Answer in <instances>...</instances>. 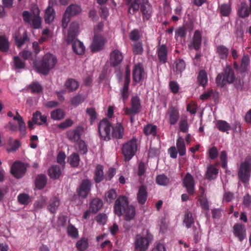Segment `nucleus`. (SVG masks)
I'll return each mask as SVG.
<instances>
[{"instance_id":"obj_56","label":"nucleus","mask_w":251,"mask_h":251,"mask_svg":"<svg viewBox=\"0 0 251 251\" xmlns=\"http://www.w3.org/2000/svg\"><path fill=\"white\" fill-rule=\"evenodd\" d=\"M129 83H124L123 88L121 90V97L124 102H125L129 97Z\"/></svg>"},{"instance_id":"obj_48","label":"nucleus","mask_w":251,"mask_h":251,"mask_svg":"<svg viewBox=\"0 0 251 251\" xmlns=\"http://www.w3.org/2000/svg\"><path fill=\"white\" fill-rule=\"evenodd\" d=\"M183 222L187 228H190L194 223L193 215L190 211H188L185 213Z\"/></svg>"},{"instance_id":"obj_49","label":"nucleus","mask_w":251,"mask_h":251,"mask_svg":"<svg viewBox=\"0 0 251 251\" xmlns=\"http://www.w3.org/2000/svg\"><path fill=\"white\" fill-rule=\"evenodd\" d=\"M31 27L34 29H38L40 27L41 24V20L39 16V14H33L31 23H29Z\"/></svg>"},{"instance_id":"obj_13","label":"nucleus","mask_w":251,"mask_h":251,"mask_svg":"<svg viewBox=\"0 0 251 251\" xmlns=\"http://www.w3.org/2000/svg\"><path fill=\"white\" fill-rule=\"evenodd\" d=\"M183 186L186 189L190 196H193L195 193V181L193 176L187 173L183 179Z\"/></svg>"},{"instance_id":"obj_16","label":"nucleus","mask_w":251,"mask_h":251,"mask_svg":"<svg viewBox=\"0 0 251 251\" xmlns=\"http://www.w3.org/2000/svg\"><path fill=\"white\" fill-rule=\"evenodd\" d=\"M168 116V122L171 125H175L179 119V113L178 108L175 106H170L166 113Z\"/></svg>"},{"instance_id":"obj_15","label":"nucleus","mask_w":251,"mask_h":251,"mask_svg":"<svg viewBox=\"0 0 251 251\" xmlns=\"http://www.w3.org/2000/svg\"><path fill=\"white\" fill-rule=\"evenodd\" d=\"M105 40L101 35L95 34L90 48L92 52H97L102 50Z\"/></svg>"},{"instance_id":"obj_46","label":"nucleus","mask_w":251,"mask_h":251,"mask_svg":"<svg viewBox=\"0 0 251 251\" xmlns=\"http://www.w3.org/2000/svg\"><path fill=\"white\" fill-rule=\"evenodd\" d=\"M218 9L221 16L224 17L228 16L231 11V6L228 3H223L218 7Z\"/></svg>"},{"instance_id":"obj_34","label":"nucleus","mask_w":251,"mask_h":251,"mask_svg":"<svg viewBox=\"0 0 251 251\" xmlns=\"http://www.w3.org/2000/svg\"><path fill=\"white\" fill-rule=\"evenodd\" d=\"M32 121L34 124L41 125L46 123L47 117L45 115H42L40 111H36L32 117Z\"/></svg>"},{"instance_id":"obj_61","label":"nucleus","mask_w":251,"mask_h":251,"mask_svg":"<svg viewBox=\"0 0 251 251\" xmlns=\"http://www.w3.org/2000/svg\"><path fill=\"white\" fill-rule=\"evenodd\" d=\"M17 199L18 201L22 204H27L30 201L29 195L25 193L20 194Z\"/></svg>"},{"instance_id":"obj_19","label":"nucleus","mask_w":251,"mask_h":251,"mask_svg":"<svg viewBox=\"0 0 251 251\" xmlns=\"http://www.w3.org/2000/svg\"><path fill=\"white\" fill-rule=\"evenodd\" d=\"M156 52L159 62L161 64H165L168 60V49L166 45H160L159 42Z\"/></svg>"},{"instance_id":"obj_29","label":"nucleus","mask_w":251,"mask_h":251,"mask_svg":"<svg viewBox=\"0 0 251 251\" xmlns=\"http://www.w3.org/2000/svg\"><path fill=\"white\" fill-rule=\"evenodd\" d=\"M223 74L227 83H232L235 80V76L234 70L231 66H226L224 70V73Z\"/></svg>"},{"instance_id":"obj_57","label":"nucleus","mask_w":251,"mask_h":251,"mask_svg":"<svg viewBox=\"0 0 251 251\" xmlns=\"http://www.w3.org/2000/svg\"><path fill=\"white\" fill-rule=\"evenodd\" d=\"M86 113L90 116V122L91 125H92L97 118V113L96 110L92 107L87 108L86 110Z\"/></svg>"},{"instance_id":"obj_36","label":"nucleus","mask_w":251,"mask_h":251,"mask_svg":"<svg viewBox=\"0 0 251 251\" xmlns=\"http://www.w3.org/2000/svg\"><path fill=\"white\" fill-rule=\"evenodd\" d=\"M216 127L220 131L228 133V131L230 130L231 126L230 125L225 121L218 120L216 123Z\"/></svg>"},{"instance_id":"obj_12","label":"nucleus","mask_w":251,"mask_h":251,"mask_svg":"<svg viewBox=\"0 0 251 251\" xmlns=\"http://www.w3.org/2000/svg\"><path fill=\"white\" fill-rule=\"evenodd\" d=\"M84 131V127L81 126H76L74 129L68 130L66 135L68 139L73 143H76L79 141L81 136Z\"/></svg>"},{"instance_id":"obj_58","label":"nucleus","mask_w":251,"mask_h":251,"mask_svg":"<svg viewBox=\"0 0 251 251\" xmlns=\"http://www.w3.org/2000/svg\"><path fill=\"white\" fill-rule=\"evenodd\" d=\"M208 157L211 160L216 159L219 155V152L215 146L209 149L207 152Z\"/></svg>"},{"instance_id":"obj_21","label":"nucleus","mask_w":251,"mask_h":251,"mask_svg":"<svg viewBox=\"0 0 251 251\" xmlns=\"http://www.w3.org/2000/svg\"><path fill=\"white\" fill-rule=\"evenodd\" d=\"M233 228L235 236L238 237L240 241H242L246 236V231L244 225L241 224H235Z\"/></svg>"},{"instance_id":"obj_23","label":"nucleus","mask_w":251,"mask_h":251,"mask_svg":"<svg viewBox=\"0 0 251 251\" xmlns=\"http://www.w3.org/2000/svg\"><path fill=\"white\" fill-rule=\"evenodd\" d=\"M237 15L240 18H246L250 16L249 7L246 1H243L237 9Z\"/></svg>"},{"instance_id":"obj_6","label":"nucleus","mask_w":251,"mask_h":251,"mask_svg":"<svg viewBox=\"0 0 251 251\" xmlns=\"http://www.w3.org/2000/svg\"><path fill=\"white\" fill-rule=\"evenodd\" d=\"M112 124L106 119L101 120L98 125V132L100 139L104 141H109L111 139Z\"/></svg>"},{"instance_id":"obj_50","label":"nucleus","mask_w":251,"mask_h":251,"mask_svg":"<svg viewBox=\"0 0 251 251\" xmlns=\"http://www.w3.org/2000/svg\"><path fill=\"white\" fill-rule=\"evenodd\" d=\"M9 49V43L8 39L4 36H0V51L7 52Z\"/></svg>"},{"instance_id":"obj_22","label":"nucleus","mask_w":251,"mask_h":251,"mask_svg":"<svg viewBox=\"0 0 251 251\" xmlns=\"http://www.w3.org/2000/svg\"><path fill=\"white\" fill-rule=\"evenodd\" d=\"M219 170L213 165H209L207 168L205 174V178L209 180L215 179L218 176Z\"/></svg>"},{"instance_id":"obj_39","label":"nucleus","mask_w":251,"mask_h":251,"mask_svg":"<svg viewBox=\"0 0 251 251\" xmlns=\"http://www.w3.org/2000/svg\"><path fill=\"white\" fill-rule=\"evenodd\" d=\"M59 204V200L58 198L55 197L50 200L48 205V208L51 213H54L56 212Z\"/></svg>"},{"instance_id":"obj_51","label":"nucleus","mask_w":251,"mask_h":251,"mask_svg":"<svg viewBox=\"0 0 251 251\" xmlns=\"http://www.w3.org/2000/svg\"><path fill=\"white\" fill-rule=\"evenodd\" d=\"M68 161L73 167H77L79 164L80 158L78 154L73 153L68 158Z\"/></svg>"},{"instance_id":"obj_17","label":"nucleus","mask_w":251,"mask_h":251,"mask_svg":"<svg viewBox=\"0 0 251 251\" xmlns=\"http://www.w3.org/2000/svg\"><path fill=\"white\" fill-rule=\"evenodd\" d=\"M123 53L118 50H113L110 54L109 63L111 67H115L119 65L123 60Z\"/></svg>"},{"instance_id":"obj_28","label":"nucleus","mask_w":251,"mask_h":251,"mask_svg":"<svg viewBox=\"0 0 251 251\" xmlns=\"http://www.w3.org/2000/svg\"><path fill=\"white\" fill-rule=\"evenodd\" d=\"M104 178L103 167L101 165H97L94 171V179L96 183L101 182Z\"/></svg>"},{"instance_id":"obj_47","label":"nucleus","mask_w":251,"mask_h":251,"mask_svg":"<svg viewBox=\"0 0 251 251\" xmlns=\"http://www.w3.org/2000/svg\"><path fill=\"white\" fill-rule=\"evenodd\" d=\"M88 241L86 238H81L76 243V247L79 251H85L88 248Z\"/></svg>"},{"instance_id":"obj_37","label":"nucleus","mask_w":251,"mask_h":251,"mask_svg":"<svg viewBox=\"0 0 251 251\" xmlns=\"http://www.w3.org/2000/svg\"><path fill=\"white\" fill-rule=\"evenodd\" d=\"M176 148L178 152L181 156L186 154V147L184 139L181 137H179L176 140Z\"/></svg>"},{"instance_id":"obj_44","label":"nucleus","mask_w":251,"mask_h":251,"mask_svg":"<svg viewBox=\"0 0 251 251\" xmlns=\"http://www.w3.org/2000/svg\"><path fill=\"white\" fill-rule=\"evenodd\" d=\"M187 27H189L187 24L178 27L175 31V38L177 39L180 37L181 39H185L187 34Z\"/></svg>"},{"instance_id":"obj_4","label":"nucleus","mask_w":251,"mask_h":251,"mask_svg":"<svg viewBox=\"0 0 251 251\" xmlns=\"http://www.w3.org/2000/svg\"><path fill=\"white\" fill-rule=\"evenodd\" d=\"M237 176L239 181L243 183H249L251 176V157H246L240 164Z\"/></svg>"},{"instance_id":"obj_10","label":"nucleus","mask_w":251,"mask_h":251,"mask_svg":"<svg viewBox=\"0 0 251 251\" xmlns=\"http://www.w3.org/2000/svg\"><path fill=\"white\" fill-rule=\"evenodd\" d=\"M139 9L142 14L144 21L149 20L152 16V9L151 5L150 4L148 0H141L138 3Z\"/></svg>"},{"instance_id":"obj_40","label":"nucleus","mask_w":251,"mask_h":251,"mask_svg":"<svg viewBox=\"0 0 251 251\" xmlns=\"http://www.w3.org/2000/svg\"><path fill=\"white\" fill-rule=\"evenodd\" d=\"M65 85L68 91L70 92L76 90L78 87L79 84L75 79L69 78L66 80Z\"/></svg>"},{"instance_id":"obj_62","label":"nucleus","mask_w":251,"mask_h":251,"mask_svg":"<svg viewBox=\"0 0 251 251\" xmlns=\"http://www.w3.org/2000/svg\"><path fill=\"white\" fill-rule=\"evenodd\" d=\"M211 96H213V97L215 98H217L218 97V93L211 89L202 94L200 98L201 100H206L208 99Z\"/></svg>"},{"instance_id":"obj_54","label":"nucleus","mask_w":251,"mask_h":251,"mask_svg":"<svg viewBox=\"0 0 251 251\" xmlns=\"http://www.w3.org/2000/svg\"><path fill=\"white\" fill-rule=\"evenodd\" d=\"M13 63L14 66L16 69H23L25 67V61H23L18 56H14Z\"/></svg>"},{"instance_id":"obj_45","label":"nucleus","mask_w":251,"mask_h":251,"mask_svg":"<svg viewBox=\"0 0 251 251\" xmlns=\"http://www.w3.org/2000/svg\"><path fill=\"white\" fill-rule=\"evenodd\" d=\"M65 117V112L63 110L58 108L51 112L50 117L53 120L59 121Z\"/></svg>"},{"instance_id":"obj_53","label":"nucleus","mask_w":251,"mask_h":251,"mask_svg":"<svg viewBox=\"0 0 251 251\" xmlns=\"http://www.w3.org/2000/svg\"><path fill=\"white\" fill-rule=\"evenodd\" d=\"M132 51L134 55H141L144 51L141 42H136L132 45Z\"/></svg>"},{"instance_id":"obj_59","label":"nucleus","mask_w":251,"mask_h":251,"mask_svg":"<svg viewBox=\"0 0 251 251\" xmlns=\"http://www.w3.org/2000/svg\"><path fill=\"white\" fill-rule=\"evenodd\" d=\"M85 99L84 96L78 95L73 97L71 100V104L76 107L83 102Z\"/></svg>"},{"instance_id":"obj_7","label":"nucleus","mask_w":251,"mask_h":251,"mask_svg":"<svg viewBox=\"0 0 251 251\" xmlns=\"http://www.w3.org/2000/svg\"><path fill=\"white\" fill-rule=\"evenodd\" d=\"M151 240L152 238L150 236L144 237L137 234L134 242L135 250L137 251H146Z\"/></svg>"},{"instance_id":"obj_42","label":"nucleus","mask_w":251,"mask_h":251,"mask_svg":"<svg viewBox=\"0 0 251 251\" xmlns=\"http://www.w3.org/2000/svg\"><path fill=\"white\" fill-rule=\"evenodd\" d=\"M157 126L152 124H148L143 129L144 133L146 135L156 136L157 135Z\"/></svg>"},{"instance_id":"obj_60","label":"nucleus","mask_w":251,"mask_h":251,"mask_svg":"<svg viewBox=\"0 0 251 251\" xmlns=\"http://www.w3.org/2000/svg\"><path fill=\"white\" fill-rule=\"evenodd\" d=\"M220 159L221 161L222 167L225 169L227 166V154L226 151H222L220 154Z\"/></svg>"},{"instance_id":"obj_20","label":"nucleus","mask_w":251,"mask_h":251,"mask_svg":"<svg viewBox=\"0 0 251 251\" xmlns=\"http://www.w3.org/2000/svg\"><path fill=\"white\" fill-rule=\"evenodd\" d=\"M111 137L116 139L123 138L125 129L121 123H117L112 126Z\"/></svg>"},{"instance_id":"obj_24","label":"nucleus","mask_w":251,"mask_h":251,"mask_svg":"<svg viewBox=\"0 0 251 251\" xmlns=\"http://www.w3.org/2000/svg\"><path fill=\"white\" fill-rule=\"evenodd\" d=\"M148 193L147 187L145 185H141L137 194L138 202L140 204H144L147 199Z\"/></svg>"},{"instance_id":"obj_52","label":"nucleus","mask_w":251,"mask_h":251,"mask_svg":"<svg viewBox=\"0 0 251 251\" xmlns=\"http://www.w3.org/2000/svg\"><path fill=\"white\" fill-rule=\"evenodd\" d=\"M28 88L32 93L38 94L42 92L43 87L37 81L33 82L28 86Z\"/></svg>"},{"instance_id":"obj_26","label":"nucleus","mask_w":251,"mask_h":251,"mask_svg":"<svg viewBox=\"0 0 251 251\" xmlns=\"http://www.w3.org/2000/svg\"><path fill=\"white\" fill-rule=\"evenodd\" d=\"M103 202L99 198L93 199L90 203L89 210L92 213H96L102 207Z\"/></svg>"},{"instance_id":"obj_41","label":"nucleus","mask_w":251,"mask_h":251,"mask_svg":"<svg viewBox=\"0 0 251 251\" xmlns=\"http://www.w3.org/2000/svg\"><path fill=\"white\" fill-rule=\"evenodd\" d=\"M55 12L54 9L50 6L47 8L45 14V21L47 24H50L54 19Z\"/></svg>"},{"instance_id":"obj_5","label":"nucleus","mask_w":251,"mask_h":251,"mask_svg":"<svg viewBox=\"0 0 251 251\" xmlns=\"http://www.w3.org/2000/svg\"><path fill=\"white\" fill-rule=\"evenodd\" d=\"M82 11L80 5L77 4H71L66 9L62 19V26L65 28L67 27L71 17L79 15Z\"/></svg>"},{"instance_id":"obj_27","label":"nucleus","mask_w":251,"mask_h":251,"mask_svg":"<svg viewBox=\"0 0 251 251\" xmlns=\"http://www.w3.org/2000/svg\"><path fill=\"white\" fill-rule=\"evenodd\" d=\"M15 40L17 47L21 48L25 43L29 41L27 32L24 31L22 34L18 33L15 36Z\"/></svg>"},{"instance_id":"obj_8","label":"nucleus","mask_w":251,"mask_h":251,"mask_svg":"<svg viewBox=\"0 0 251 251\" xmlns=\"http://www.w3.org/2000/svg\"><path fill=\"white\" fill-rule=\"evenodd\" d=\"M26 165L20 161H15L11 167L10 173L16 178L23 177L26 171Z\"/></svg>"},{"instance_id":"obj_14","label":"nucleus","mask_w":251,"mask_h":251,"mask_svg":"<svg viewBox=\"0 0 251 251\" xmlns=\"http://www.w3.org/2000/svg\"><path fill=\"white\" fill-rule=\"evenodd\" d=\"M92 183L88 179H83L77 189L78 195L83 198H86L91 191Z\"/></svg>"},{"instance_id":"obj_63","label":"nucleus","mask_w":251,"mask_h":251,"mask_svg":"<svg viewBox=\"0 0 251 251\" xmlns=\"http://www.w3.org/2000/svg\"><path fill=\"white\" fill-rule=\"evenodd\" d=\"M216 82L218 86L221 87H224L227 83L223 73H220L218 75L216 78Z\"/></svg>"},{"instance_id":"obj_2","label":"nucleus","mask_w":251,"mask_h":251,"mask_svg":"<svg viewBox=\"0 0 251 251\" xmlns=\"http://www.w3.org/2000/svg\"><path fill=\"white\" fill-rule=\"evenodd\" d=\"M56 63L57 59L54 55L50 53H46L39 62L37 69L41 74L47 75L54 67Z\"/></svg>"},{"instance_id":"obj_35","label":"nucleus","mask_w":251,"mask_h":251,"mask_svg":"<svg viewBox=\"0 0 251 251\" xmlns=\"http://www.w3.org/2000/svg\"><path fill=\"white\" fill-rule=\"evenodd\" d=\"M197 81L199 85L205 87L208 82L207 73L205 70H201L200 71L197 77Z\"/></svg>"},{"instance_id":"obj_9","label":"nucleus","mask_w":251,"mask_h":251,"mask_svg":"<svg viewBox=\"0 0 251 251\" xmlns=\"http://www.w3.org/2000/svg\"><path fill=\"white\" fill-rule=\"evenodd\" d=\"M130 102L131 107L130 108H124L125 113L127 115H136L139 113L141 108V101L139 98L137 96L132 97Z\"/></svg>"},{"instance_id":"obj_3","label":"nucleus","mask_w":251,"mask_h":251,"mask_svg":"<svg viewBox=\"0 0 251 251\" xmlns=\"http://www.w3.org/2000/svg\"><path fill=\"white\" fill-rule=\"evenodd\" d=\"M121 150L125 160L129 161L136 154L138 150L137 138L133 137L130 140L124 143Z\"/></svg>"},{"instance_id":"obj_25","label":"nucleus","mask_w":251,"mask_h":251,"mask_svg":"<svg viewBox=\"0 0 251 251\" xmlns=\"http://www.w3.org/2000/svg\"><path fill=\"white\" fill-rule=\"evenodd\" d=\"M141 0H125V4L128 6V13L134 15L139 10L138 3Z\"/></svg>"},{"instance_id":"obj_1","label":"nucleus","mask_w":251,"mask_h":251,"mask_svg":"<svg viewBox=\"0 0 251 251\" xmlns=\"http://www.w3.org/2000/svg\"><path fill=\"white\" fill-rule=\"evenodd\" d=\"M114 211L119 217L124 215V220L130 221L135 215V208L129 204L128 198L125 196H120L116 200L114 205Z\"/></svg>"},{"instance_id":"obj_38","label":"nucleus","mask_w":251,"mask_h":251,"mask_svg":"<svg viewBox=\"0 0 251 251\" xmlns=\"http://www.w3.org/2000/svg\"><path fill=\"white\" fill-rule=\"evenodd\" d=\"M72 49L74 52L77 54H82L85 51V47L79 40H75L72 44Z\"/></svg>"},{"instance_id":"obj_18","label":"nucleus","mask_w":251,"mask_h":251,"mask_svg":"<svg viewBox=\"0 0 251 251\" xmlns=\"http://www.w3.org/2000/svg\"><path fill=\"white\" fill-rule=\"evenodd\" d=\"M201 34L199 30H196L190 44L188 45V48L190 50H199L201 48Z\"/></svg>"},{"instance_id":"obj_30","label":"nucleus","mask_w":251,"mask_h":251,"mask_svg":"<svg viewBox=\"0 0 251 251\" xmlns=\"http://www.w3.org/2000/svg\"><path fill=\"white\" fill-rule=\"evenodd\" d=\"M49 175L53 179L58 178L61 175L62 171L60 166L54 165L51 166L48 170Z\"/></svg>"},{"instance_id":"obj_32","label":"nucleus","mask_w":251,"mask_h":251,"mask_svg":"<svg viewBox=\"0 0 251 251\" xmlns=\"http://www.w3.org/2000/svg\"><path fill=\"white\" fill-rule=\"evenodd\" d=\"M47 182V176L43 174L38 175L35 178V186L38 189H42L46 186Z\"/></svg>"},{"instance_id":"obj_64","label":"nucleus","mask_w":251,"mask_h":251,"mask_svg":"<svg viewBox=\"0 0 251 251\" xmlns=\"http://www.w3.org/2000/svg\"><path fill=\"white\" fill-rule=\"evenodd\" d=\"M76 143H77L79 152L82 154H86L88 150L87 146L84 141L81 139Z\"/></svg>"},{"instance_id":"obj_31","label":"nucleus","mask_w":251,"mask_h":251,"mask_svg":"<svg viewBox=\"0 0 251 251\" xmlns=\"http://www.w3.org/2000/svg\"><path fill=\"white\" fill-rule=\"evenodd\" d=\"M216 53L220 59L226 60L229 53V50L224 45H218L216 46Z\"/></svg>"},{"instance_id":"obj_33","label":"nucleus","mask_w":251,"mask_h":251,"mask_svg":"<svg viewBox=\"0 0 251 251\" xmlns=\"http://www.w3.org/2000/svg\"><path fill=\"white\" fill-rule=\"evenodd\" d=\"M117 198L116 191L114 189H111L105 193L104 201L109 204L113 202Z\"/></svg>"},{"instance_id":"obj_55","label":"nucleus","mask_w":251,"mask_h":251,"mask_svg":"<svg viewBox=\"0 0 251 251\" xmlns=\"http://www.w3.org/2000/svg\"><path fill=\"white\" fill-rule=\"evenodd\" d=\"M67 233L72 238H76L78 236L77 229L72 224H70L67 227Z\"/></svg>"},{"instance_id":"obj_43","label":"nucleus","mask_w":251,"mask_h":251,"mask_svg":"<svg viewBox=\"0 0 251 251\" xmlns=\"http://www.w3.org/2000/svg\"><path fill=\"white\" fill-rule=\"evenodd\" d=\"M155 181L159 185L166 186L170 183V180L165 175L161 174L156 176Z\"/></svg>"},{"instance_id":"obj_11","label":"nucleus","mask_w":251,"mask_h":251,"mask_svg":"<svg viewBox=\"0 0 251 251\" xmlns=\"http://www.w3.org/2000/svg\"><path fill=\"white\" fill-rule=\"evenodd\" d=\"M145 75L143 65L140 63L135 64L132 70L133 80L136 83H140L144 80Z\"/></svg>"}]
</instances>
